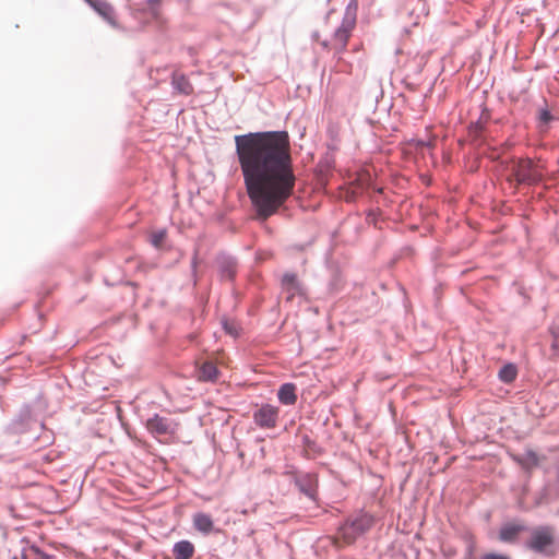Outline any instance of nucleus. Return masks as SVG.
Returning a JSON list of instances; mask_svg holds the SVG:
<instances>
[{
	"label": "nucleus",
	"instance_id": "nucleus-21",
	"mask_svg": "<svg viewBox=\"0 0 559 559\" xmlns=\"http://www.w3.org/2000/svg\"><path fill=\"white\" fill-rule=\"evenodd\" d=\"M554 119V116L547 109H542L539 111V121L543 124H547Z\"/></svg>",
	"mask_w": 559,
	"mask_h": 559
},
{
	"label": "nucleus",
	"instance_id": "nucleus-14",
	"mask_svg": "<svg viewBox=\"0 0 559 559\" xmlns=\"http://www.w3.org/2000/svg\"><path fill=\"white\" fill-rule=\"evenodd\" d=\"M171 83L174 87L181 94L190 95L193 93V86L186 75L175 72L173 74Z\"/></svg>",
	"mask_w": 559,
	"mask_h": 559
},
{
	"label": "nucleus",
	"instance_id": "nucleus-8",
	"mask_svg": "<svg viewBox=\"0 0 559 559\" xmlns=\"http://www.w3.org/2000/svg\"><path fill=\"white\" fill-rule=\"evenodd\" d=\"M282 288L287 294V299H292L296 294H301V285L294 273H286L282 278Z\"/></svg>",
	"mask_w": 559,
	"mask_h": 559
},
{
	"label": "nucleus",
	"instance_id": "nucleus-6",
	"mask_svg": "<svg viewBox=\"0 0 559 559\" xmlns=\"http://www.w3.org/2000/svg\"><path fill=\"white\" fill-rule=\"evenodd\" d=\"M554 528L539 526L532 532L527 547L536 552H545L547 547L554 544Z\"/></svg>",
	"mask_w": 559,
	"mask_h": 559
},
{
	"label": "nucleus",
	"instance_id": "nucleus-5",
	"mask_svg": "<svg viewBox=\"0 0 559 559\" xmlns=\"http://www.w3.org/2000/svg\"><path fill=\"white\" fill-rule=\"evenodd\" d=\"M145 427L151 435L157 438L162 436L175 435L178 430V423L170 418L155 414L146 420Z\"/></svg>",
	"mask_w": 559,
	"mask_h": 559
},
{
	"label": "nucleus",
	"instance_id": "nucleus-10",
	"mask_svg": "<svg viewBox=\"0 0 559 559\" xmlns=\"http://www.w3.org/2000/svg\"><path fill=\"white\" fill-rule=\"evenodd\" d=\"M192 522L194 528L203 534H209L213 531V520L211 515L206 513L198 512L193 514Z\"/></svg>",
	"mask_w": 559,
	"mask_h": 559
},
{
	"label": "nucleus",
	"instance_id": "nucleus-15",
	"mask_svg": "<svg viewBox=\"0 0 559 559\" xmlns=\"http://www.w3.org/2000/svg\"><path fill=\"white\" fill-rule=\"evenodd\" d=\"M218 371L212 361H205L199 369V379L203 381H214L217 378Z\"/></svg>",
	"mask_w": 559,
	"mask_h": 559
},
{
	"label": "nucleus",
	"instance_id": "nucleus-13",
	"mask_svg": "<svg viewBox=\"0 0 559 559\" xmlns=\"http://www.w3.org/2000/svg\"><path fill=\"white\" fill-rule=\"evenodd\" d=\"M513 460L525 469H532L539 464V457L534 451H526L522 455H514Z\"/></svg>",
	"mask_w": 559,
	"mask_h": 559
},
{
	"label": "nucleus",
	"instance_id": "nucleus-20",
	"mask_svg": "<svg viewBox=\"0 0 559 559\" xmlns=\"http://www.w3.org/2000/svg\"><path fill=\"white\" fill-rule=\"evenodd\" d=\"M479 559H512L510 556L499 552H485Z\"/></svg>",
	"mask_w": 559,
	"mask_h": 559
},
{
	"label": "nucleus",
	"instance_id": "nucleus-19",
	"mask_svg": "<svg viewBox=\"0 0 559 559\" xmlns=\"http://www.w3.org/2000/svg\"><path fill=\"white\" fill-rule=\"evenodd\" d=\"M223 328L227 334H229L233 337L238 336L239 329L238 324L235 321H230L228 319H224L222 321Z\"/></svg>",
	"mask_w": 559,
	"mask_h": 559
},
{
	"label": "nucleus",
	"instance_id": "nucleus-17",
	"mask_svg": "<svg viewBox=\"0 0 559 559\" xmlns=\"http://www.w3.org/2000/svg\"><path fill=\"white\" fill-rule=\"evenodd\" d=\"M236 273V263L233 260H226L221 266L223 278L233 280Z\"/></svg>",
	"mask_w": 559,
	"mask_h": 559
},
{
	"label": "nucleus",
	"instance_id": "nucleus-2",
	"mask_svg": "<svg viewBox=\"0 0 559 559\" xmlns=\"http://www.w3.org/2000/svg\"><path fill=\"white\" fill-rule=\"evenodd\" d=\"M544 165L530 158H520L512 164L511 176L518 185H536L544 177Z\"/></svg>",
	"mask_w": 559,
	"mask_h": 559
},
{
	"label": "nucleus",
	"instance_id": "nucleus-16",
	"mask_svg": "<svg viewBox=\"0 0 559 559\" xmlns=\"http://www.w3.org/2000/svg\"><path fill=\"white\" fill-rule=\"evenodd\" d=\"M518 371L514 365L509 364L503 366L499 371V378L506 383L512 382L516 378Z\"/></svg>",
	"mask_w": 559,
	"mask_h": 559
},
{
	"label": "nucleus",
	"instance_id": "nucleus-22",
	"mask_svg": "<svg viewBox=\"0 0 559 559\" xmlns=\"http://www.w3.org/2000/svg\"><path fill=\"white\" fill-rule=\"evenodd\" d=\"M87 1L100 15H105V7L100 1H94V0H87Z\"/></svg>",
	"mask_w": 559,
	"mask_h": 559
},
{
	"label": "nucleus",
	"instance_id": "nucleus-23",
	"mask_svg": "<svg viewBox=\"0 0 559 559\" xmlns=\"http://www.w3.org/2000/svg\"><path fill=\"white\" fill-rule=\"evenodd\" d=\"M106 19H107V23H110L112 25H116V23L112 21L111 16H110V13H109V10L107 9V15H106Z\"/></svg>",
	"mask_w": 559,
	"mask_h": 559
},
{
	"label": "nucleus",
	"instance_id": "nucleus-7",
	"mask_svg": "<svg viewBox=\"0 0 559 559\" xmlns=\"http://www.w3.org/2000/svg\"><path fill=\"white\" fill-rule=\"evenodd\" d=\"M278 419V408L270 404L261 405L253 413V420L260 428H275Z\"/></svg>",
	"mask_w": 559,
	"mask_h": 559
},
{
	"label": "nucleus",
	"instance_id": "nucleus-9",
	"mask_svg": "<svg viewBox=\"0 0 559 559\" xmlns=\"http://www.w3.org/2000/svg\"><path fill=\"white\" fill-rule=\"evenodd\" d=\"M524 530L525 527L521 524L508 523L500 528L499 539L503 543H514Z\"/></svg>",
	"mask_w": 559,
	"mask_h": 559
},
{
	"label": "nucleus",
	"instance_id": "nucleus-18",
	"mask_svg": "<svg viewBox=\"0 0 559 559\" xmlns=\"http://www.w3.org/2000/svg\"><path fill=\"white\" fill-rule=\"evenodd\" d=\"M167 237V233L165 229L156 230L151 234V243L155 248H160Z\"/></svg>",
	"mask_w": 559,
	"mask_h": 559
},
{
	"label": "nucleus",
	"instance_id": "nucleus-4",
	"mask_svg": "<svg viewBox=\"0 0 559 559\" xmlns=\"http://www.w3.org/2000/svg\"><path fill=\"white\" fill-rule=\"evenodd\" d=\"M356 25V17L353 13L346 12L341 25L335 29L330 41L323 40L321 45L324 48L333 49L342 52L346 49L347 43L352 36V32Z\"/></svg>",
	"mask_w": 559,
	"mask_h": 559
},
{
	"label": "nucleus",
	"instance_id": "nucleus-12",
	"mask_svg": "<svg viewBox=\"0 0 559 559\" xmlns=\"http://www.w3.org/2000/svg\"><path fill=\"white\" fill-rule=\"evenodd\" d=\"M175 559H191L194 554V546L189 540H181L174 546Z\"/></svg>",
	"mask_w": 559,
	"mask_h": 559
},
{
	"label": "nucleus",
	"instance_id": "nucleus-1",
	"mask_svg": "<svg viewBox=\"0 0 559 559\" xmlns=\"http://www.w3.org/2000/svg\"><path fill=\"white\" fill-rule=\"evenodd\" d=\"M236 154L248 197L266 219L293 195L296 176L287 131L251 132L235 136Z\"/></svg>",
	"mask_w": 559,
	"mask_h": 559
},
{
	"label": "nucleus",
	"instance_id": "nucleus-11",
	"mask_svg": "<svg viewBox=\"0 0 559 559\" xmlns=\"http://www.w3.org/2000/svg\"><path fill=\"white\" fill-rule=\"evenodd\" d=\"M278 400L284 405H294L297 401L296 386L293 383L283 384L277 393Z\"/></svg>",
	"mask_w": 559,
	"mask_h": 559
},
{
	"label": "nucleus",
	"instance_id": "nucleus-3",
	"mask_svg": "<svg viewBox=\"0 0 559 559\" xmlns=\"http://www.w3.org/2000/svg\"><path fill=\"white\" fill-rule=\"evenodd\" d=\"M374 524V519L371 514L360 513L353 519H348L338 531V536L344 544H352L356 538L367 531H369Z\"/></svg>",
	"mask_w": 559,
	"mask_h": 559
},
{
	"label": "nucleus",
	"instance_id": "nucleus-24",
	"mask_svg": "<svg viewBox=\"0 0 559 559\" xmlns=\"http://www.w3.org/2000/svg\"><path fill=\"white\" fill-rule=\"evenodd\" d=\"M160 2V0H148V3L152 8H154V5L158 4Z\"/></svg>",
	"mask_w": 559,
	"mask_h": 559
}]
</instances>
